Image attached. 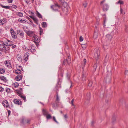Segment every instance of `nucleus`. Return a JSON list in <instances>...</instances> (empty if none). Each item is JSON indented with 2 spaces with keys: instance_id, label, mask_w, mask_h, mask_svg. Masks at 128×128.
Listing matches in <instances>:
<instances>
[{
  "instance_id": "17",
  "label": "nucleus",
  "mask_w": 128,
  "mask_h": 128,
  "mask_svg": "<svg viewBox=\"0 0 128 128\" xmlns=\"http://www.w3.org/2000/svg\"><path fill=\"white\" fill-rule=\"evenodd\" d=\"M20 97L23 99V100H24V102H26V97L23 94H20Z\"/></svg>"
},
{
  "instance_id": "36",
  "label": "nucleus",
  "mask_w": 128,
  "mask_h": 128,
  "mask_svg": "<svg viewBox=\"0 0 128 128\" xmlns=\"http://www.w3.org/2000/svg\"><path fill=\"white\" fill-rule=\"evenodd\" d=\"M97 67V64L96 63L94 64V66L93 67L95 69V70H96V69Z\"/></svg>"
},
{
  "instance_id": "52",
  "label": "nucleus",
  "mask_w": 128,
  "mask_h": 128,
  "mask_svg": "<svg viewBox=\"0 0 128 128\" xmlns=\"http://www.w3.org/2000/svg\"><path fill=\"white\" fill-rule=\"evenodd\" d=\"M6 19H5L4 20H2L1 21H3V23H4L3 24H4V22H6Z\"/></svg>"
},
{
  "instance_id": "35",
  "label": "nucleus",
  "mask_w": 128,
  "mask_h": 128,
  "mask_svg": "<svg viewBox=\"0 0 128 128\" xmlns=\"http://www.w3.org/2000/svg\"><path fill=\"white\" fill-rule=\"evenodd\" d=\"M1 6L3 8L6 9H8V6H4L2 5H1Z\"/></svg>"
},
{
  "instance_id": "61",
  "label": "nucleus",
  "mask_w": 128,
  "mask_h": 128,
  "mask_svg": "<svg viewBox=\"0 0 128 128\" xmlns=\"http://www.w3.org/2000/svg\"><path fill=\"white\" fill-rule=\"evenodd\" d=\"M59 2H63V0H59Z\"/></svg>"
},
{
  "instance_id": "56",
  "label": "nucleus",
  "mask_w": 128,
  "mask_h": 128,
  "mask_svg": "<svg viewBox=\"0 0 128 128\" xmlns=\"http://www.w3.org/2000/svg\"><path fill=\"white\" fill-rule=\"evenodd\" d=\"M29 12L30 14H34V13H33V12H32L30 11H29Z\"/></svg>"
},
{
  "instance_id": "10",
  "label": "nucleus",
  "mask_w": 128,
  "mask_h": 128,
  "mask_svg": "<svg viewBox=\"0 0 128 128\" xmlns=\"http://www.w3.org/2000/svg\"><path fill=\"white\" fill-rule=\"evenodd\" d=\"M110 81L111 78L110 77L107 76L104 79V81L106 83H109L110 82Z\"/></svg>"
},
{
  "instance_id": "49",
  "label": "nucleus",
  "mask_w": 128,
  "mask_h": 128,
  "mask_svg": "<svg viewBox=\"0 0 128 128\" xmlns=\"http://www.w3.org/2000/svg\"><path fill=\"white\" fill-rule=\"evenodd\" d=\"M125 74L126 75H128V70H126L125 72Z\"/></svg>"
},
{
  "instance_id": "32",
  "label": "nucleus",
  "mask_w": 128,
  "mask_h": 128,
  "mask_svg": "<svg viewBox=\"0 0 128 128\" xmlns=\"http://www.w3.org/2000/svg\"><path fill=\"white\" fill-rule=\"evenodd\" d=\"M92 81H90L88 84V86H89L91 87L92 86Z\"/></svg>"
},
{
  "instance_id": "2",
  "label": "nucleus",
  "mask_w": 128,
  "mask_h": 128,
  "mask_svg": "<svg viewBox=\"0 0 128 128\" xmlns=\"http://www.w3.org/2000/svg\"><path fill=\"white\" fill-rule=\"evenodd\" d=\"M105 0H103L100 2V5L102 6L103 10L104 11H106L108 8V6L106 4H104Z\"/></svg>"
},
{
  "instance_id": "63",
  "label": "nucleus",
  "mask_w": 128,
  "mask_h": 128,
  "mask_svg": "<svg viewBox=\"0 0 128 128\" xmlns=\"http://www.w3.org/2000/svg\"><path fill=\"white\" fill-rule=\"evenodd\" d=\"M68 8H66V10H66V12H68Z\"/></svg>"
},
{
  "instance_id": "41",
  "label": "nucleus",
  "mask_w": 128,
  "mask_h": 128,
  "mask_svg": "<svg viewBox=\"0 0 128 128\" xmlns=\"http://www.w3.org/2000/svg\"><path fill=\"white\" fill-rule=\"evenodd\" d=\"M22 31L19 30H17L16 31L17 33L19 34Z\"/></svg>"
},
{
  "instance_id": "39",
  "label": "nucleus",
  "mask_w": 128,
  "mask_h": 128,
  "mask_svg": "<svg viewBox=\"0 0 128 128\" xmlns=\"http://www.w3.org/2000/svg\"><path fill=\"white\" fill-rule=\"evenodd\" d=\"M18 96H20V94H23L22 93V92L20 91H18Z\"/></svg>"
},
{
  "instance_id": "24",
  "label": "nucleus",
  "mask_w": 128,
  "mask_h": 128,
  "mask_svg": "<svg viewBox=\"0 0 128 128\" xmlns=\"http://www.w3.org/2000/svg\"><path fill=\"white\" fill-rule=\"evenodd\" d=\"M36 51L34 47H32L30 49V51L32 52H33Z\"/></svg>"
},
{
  "instance_id": "8",
  "label": "nucleus",
  "mask_w": 128,
  "mask_h": 128,
  "mask_svg": "<svg viewBox=\"0 0 128 128\" xmlns=\"http://www.w3.org/2000/svg\"><path fill=\"white\" fill-rule=\"evenodd\" d=\"M2 104L6 108V109L8 110V102L7 100H4L2 102Z\"/></svg>"
},
{
  "instance_id": "45",
  "label": "nucleus",
  "mask_w": 128,
  "mask_h": 128,
  "mask_svg": "<svg viewBox=\"0 0 128 128\" xmlns=\"http://www.w3.org/2000/svg\"><path fill=\"white\" fill-rule=\"evenodd\" d=\"M8 64V61L7 60H6L5 62V64L7 66H8V64Z\"/></svg>"
},
{
  "instance_id": "47",
  "label": "nucleus",
  "mask_w": 128,
  "mask_h": 128,
  "mask_svg": "<svg viewBox=\"0 0 128 128\" xmlns=\"http://www.w3.org/2000/svg\"><path fill=\"white\" fill-rule=\"evenodd\" d=\"M4 23L3 21L0 20V25H2Z\"/></svg>"
},
{
  "instance_id": "30",
  "label": "nucleus",
  "mask_w": 128,
  "mask_h": 128,
  "mask_svg": "<svg viewBox=\"0 0 128 128\" xmlns=\"http://www.w3.org/2000/svg\"><path fill=\"white\" fill-rule=\"evenodd\" d=\"M39 28L40 32V35H41L42 33L43 32V30L42 29V28L40 27H39Z\"/></svg>"
},
{
  "instance_id": "5",
  "label": "nucleus",
  "mask_w": 128,
  "mask_h": 128,
  "mask_svg": "<svg viewBox=\"0 0 128 128\" xmlns=\"http://www.w3.org/2000/svg\"><path fill=\"white\" fill-rule=\"evenodd\" d=\"M37 37H36V36H34V42L36 44V46L38 45V43L40 42V40L39 39H38V37L36 36Z\"/></svg>"
},
{
  "instance_id": "11",
  "label": "nucleus",
  "mask_w": 128,
  "mask_h": 128,
  "mask_svg": "<svg viewBox=\"0 0 128 128\" xmlns=\"http://www.w3.org/2000/svg\"><path fill=\"white\" fill-rule=\"evenodd\" d=\"M29 55V53L26 52V53L24 55V60L26 61L28 59V56Z\"/></svg>"
},
{
  "instance_id": "51",
  "label": "nucleus",
  "mask_w": 128,
  "mask_h": 128,
  "mask_svg": "<svg viewBox=\"0 0 128 128\" xmlns=\"http://www.w3.org/2000/svg\"><path fill=\"white\" fill-rule=\"evenodd\" d=\"M3 90V88L1 86H0V92H2Z\"/></svg>"
},
{
  "instance_id": "53",
  "label": "nucleus",
  "mask_w": 128,
  "mask_h": 128,
  "mask_svg": "<svg viewBox=\"0 0 128 128\" xmlns=\"http://www.w3.org/2000/svg\"><path fill=\"white\" fill-rule=\"evenodd\" d=\"M64 118H67L68 117V116H67V114H66L64 115Z\"/></svg>"
},
{
  "instance_id": "4",
  "label": "nucleus",
  "mask_w": 128,
  "mask_h": 128,
  "mask_svg": "<svg viewBox=\"0 0 128 128\" xmlns=\"http://www.w3.org/2000/svg\"><path fill=\"white\" fill-rule=\"evenodd\" d=\"M2 44H0V50H6V48L7 47V46L3 44L2 43H1Z\"/></svg>"
},
{
  "instance_id": "46",
  "label": "nucleus",
  "mask_w": 128,
  "mask_h": 128,
  "mask_svg": "<svg viewBox=\"0 0 128 128\" xmlns=\"http://www.w3.org/2000/svg\"><path fill=\"white\" fill-rule=\"evenodd\" d=\"M86 44H82V45H83V46L84 45V46H82V47L86 48Z\"/></svg>"
},
{
  "instance_id": "6",
  "label": "nucleus",
  "mask_w": 128,
  "mask_h": 128,
  "mask_svg": "<svg viewBox=\"0 0 128 128\" xmlns=\"http://www.w3.org/2000/svg\"><path fill=\"white\" fill-rule=\"evenodd\" d=\"M51 8L53 9L54 10L56 11L58 10V9L57 8H59L60 7V6L58 5V4H55V5H53L52 6H51Z\"/></svg>"
},
{
  "instance_id": "62",
  "label": "nucleus",
  "mask_w": 128,
  "mask_h": 128,
  "mask_svg": "<svg viewBox=\"0 0 128 128\" xmlns=\"http://www.w3.org/2000/svg\"><path fill=\"white\" fill-rule=\"evenodd\" d=\"M67 76L68 77V78H69V77H70V76H68V74H67Z\"/></svg>"
},
{
  "instance_id": "28",
  "label": "nucleus",
  "mask_w": 128,
  "mask_h": 128,
  "mask_svg": "<svg viewBox=\"0 0 128 128\" xmlns=\"http://www.w3.org/2000/svg\"><path fill=\"white\" fill-rule=\"evenodd\" d=\"M14 86L15 88H17L19 86L18 83L17 82H16L14 84Z\"/></svg>"
},
{
  "instance_id": "12",
  "label": "nucleus",
  "mask_w": 128,
  "mask_h": 128,
  "mask_svg": "<svg viewBox=\"0 0 128 128\" xmlns=\"http://www.w3.org/2000/svg\"><path fill=\"white\" fill-rule=\"evenodd\" d=\"M22 78V76L21 75L17 76L16 77V79L17 81H19L21 80Z\"/></svg>"
},
{
  "instance_id": "60",
  "label": "nucleus",
  "mask_w": 128,
  "mask_h": 128,
  "mask_svg": "<svg viewBox=\"0 0 128 128\" xmlns=\"http://www.w3.org/2000/svg\"><path fill=\"white\" fill-rule=\"evenodd\" d=\"M95 34H94V38H96V37H97L96 36H95Z\"/></svg>"
},
{
  "instance_id": "38",
  "label": "nucleus",
  "mask_w": 128,
  "mask_h": 128,
  "mask_svg": "<svg viewBox=\"0 0 128 128\" xmlns=\"http://www.w3.org/2000/svg\"><path fill=\"white\" fill-rule=\"evenodd\" d=\"M84 63V66L86 64V59H84L83 61V63Z\"/></svg>"
},
{
  "instance_id": "3",
  "label": "nucleus",
  "mask_w": 128,
  "mask_h": 128,
  "mask_svg": "<svg viewBox=\"0 0 128 128\" xmlns=\"http://www.w3.org/2000/svg\"><path fill=\"white\" fill-rule=\"evenodd\" d=\"M10 32L13 38L15 39L17 38L16 34L12 28H11L10 29Z\"/></svg>"
},
{
  "instance_id": "44",
  "label": "nucleus",
  "mask_w": 128,
  "mask_h": 128,
  "mask_svg": "<svg viewBox=\"0 0 128 128\" xmlns=\"http://www.w3.org/2000/svg\"><path fill=\"white\" fill-rule=\"evenodd\" d=\"M11 7H12L14 8V9H16L17 8V7L16 6L14 5H12Z\"/></svg>"
},
{
  "instance_id": "34",
  "label": "nucleus",
  "mask_w": 128,
  "mask_h": 128,
  "mask_svg": "<svg viewBox=\"0 0 128 128\" xmlns=\"http://www.w3.org/2000/svg\"><path fill=\"white\" fill-rule=\"evenodd\" d=\"M46 117L47 119H49L51 118V115L50 114H48L46 115Z\"/></svg>"
},
{
  "instance_id": "25",
  "label": "nucleus",
  "mask_w": 128,
  "mask_h": 128,
  "mask_svg": "<svg viewBox=\"0 0 128 128\" xmlns=\"http://www.w3.org/2000/svg\"><path fill=\"white\" fill-rule=\"evenodd\" d=\"M32 19L34 21L35 23L37 24L38 20L37 19L36 17H34V18H32Z\"/></svg>"
},
{
  "instance_id": "23",
  "label": "nucleus",
  "mask_w": 128,
  "mask_h": 128,
  "mask_svg": "<svg viewBox=\"0 0 128 128\" xmlns=\"http://www.w3.org/2000/svg\"><path fill=\"white\" fill-rule=\"evenodd\" d=\"M37 15L39 18H42V16L41 15L38 11H37Z\"/></svg>"
},
{
  "instance_id": "16",
  "label": "nucleus",
  "mask_w": 128,
  "mask_h": 128,
  "mask_svg": "<svg viewBox=\"0 0 128 128\" xmlns=\"http://www.w3.org/2000/svg\"><path fill=\"white\" fill-rule=\"evenodd\" d=\"M9 42L10 43V44H8V46H11L12 45V48H15L16 47V45H13V43L11 41H10V40H8V43Z\"/></svg>"
},
{
  "instance_id": "40",
  "label": "nucleus",
  "mask_w": 128,
  "mask_h": 128,
  "mask_svg": "<svg viewBox=\"0 0 128 128\" xmlns=\"http://www.w3.org/2000/svg\"><path fill=\"white\" fill-rule=\"evenodd\" d=\"M83 38L82 36H80V42H82L83 41Z\"/></svg>"
},
{
  "instance_id": "42",
  "label": "nucleus",
  "mask_w": 128,
  "mask_h": 128,
  "mask_svg": "<svg viewBox=\"0 0 128 128\" xmlns=\"http://www.w3.org/2000/svg\"><path fill=\"white\" fill-rule=\"evenodd\" d=\"M18 67L19 68H18L17 70H20L21 71V70H22V68L21 66H19Z\"/></svg>"
},
{
  "instance_id": "13",
  "label": "nucleus",
  "mask_w": 128,
  "mask_h": 128,
  "mask_svg": "<svg viewBox=\"0 0 128 128\" xmlns=\"http://www.w3.org/2000/svg\"><path fill=\"white\" fill-rule=\"evenodd\" d=\"M70 60L71 59L68 56V58L66 60H64V62H66V61L67 64H69L70 63Z\"/></svg>"
},
{
  "instance_id": "7",
  "label": "nucleus",
  "mask_w": 128,
  "mask_h": 128,
  "mask_svg": "<svg viewBox=\"0 0 128 128\" xmlns=\"http://www.w3.org/2000/svg\"><path fill=\"white\" fill-rule=\"evenodd\" d=\"M14 103L18 105H20L22 104V102L21 100H19L15 99L14 100Z\"/></svg>"
},
{
  "instance_id": "19",
  "label": "nucleus",
  "mask_w": 128,
  "mask_h": 128,
  "mask_svg": "<svg viewBox=\"0 0 128 128\" xmlns=\"http://www.w3.org/2000/svg\"><path fill=\"white\" fill-rule=\"evenodd\" d=\"M42 26L43 28H46L47 26L46 23V22H43L42 23Z\"/></svg>"
},
{
  "instance_id": "50",
  "label": "nucleus",
  "mask_w": 128,
  "mask_h": 128,
  "mask_svg": "<svg viewBox=\"0 0 128 128\" xmlns=\"http://www.w3.org/2000/svg\"><path fill=\"white\" fill-rule=\"evenodd\" d=\"M104 18V27L105 26V22L106 21V18Z\"/></svg>"
},
{
  "instance_id": "29",
  "label": "nucleus",
  "mask_w": 128,
  "mask_h": 128,
  "mask_svg": "<svg viewBox=\"0 0 128 128\" xmlns=\"http://www.w3.org/2000/svg\"><path fill=\"white\" fill-rule=\"evenodd\" d=\"M88 4V3L86 2H85L83 3V6H84V8L86 7Z\"/></svg>"
},
{
  "instance_id": "21",
  "label": "nucleus",
  "mask_w": 128,
  "mask_h": 128,
  "mask_svg": "<svg viewBox=\"0 0 128 128\" xmlns=\"http://www.w3.org/2000/svg\"><path fill=\"white\" fill-rule=\"evenodd\" d=\"M14 72L16 74H21V71L20 70H15Z\"/></svg>"
},
{
  "instance_id": "55",
  "label": "nucleus",
  "mask_w": 128,
  "mask_h": 128,
  "mask_svg": "<svg viewBox=\"0 0 128 128\" xmlns=\"http://www.w3.org/2000/svg\"><path fill=\"white\" fill-rule=\"evenodd\" d=\"M29 16L31 18H32H32H34V16Z\"/></svg>"
},
{
  "instance_id": "57",
  "label": "nucleus",
  "mask_w": 128,
  "mask_h": 128,
  "mask_svg": "<svg viewBox=\"0 0 128 128\" xmlns=\"http://www.w3.org/2000/svg\"><path fill=\"white\" fill-rule=\"evenodd\" d=\"M10 110H8V116L10 114Z\"/></svg>"
},
{
  "instance_id": "59",
  "label": "nucleus",
  "mask_w": 128,
  "mask_h": 128,
  "mask_svg": "<svg viewBox=\"0 0 128 128\" xmlns=\"http://www.w3.org/2000/svg\"><path fill=\"white\" fill-rule=\"evenodd\" d=\"M8 66H11V64L10 63V62H9L8 61Z\"/></svg>"
},
{
  "instance_id": "54",
  "label": "nucleus",
  "mask_w": 128,
  "mask_h": 128,
  "mask_svg": "<svg viewBox=\"0 0 128 128\" xmlns=\"http://www.w3.org/2000/svg\"><path fill=\"white\" fill-rule=\"evenodd\" d=\"M13 0H8V3H12V1Z\"/></svg>"
},
{
  "instance_id": "1",
  "label": "nucleus",
  "mask_w": 128,
  "mask_h": 128,
  "mask_svg": "<svg viewBox=\"0 0 128 128\" xmlns=\"http://www.w3.org/2000/svg\"><path fill=\"white\" fill-rule=\"evenodd\" d=\"M100 54L99 50L98 48H95L94 50V57L97 60Z\"/></svg>"
},
{
  "instance_id": "64",
  "label": "nucleus",
  "mask_w": 128,
  "mask_h": 128,
  "mask_svg": "<svg viewBox=\"0 0 128 128\" xmlns=\"http://www.w3.org/2000/svg\"><path fill=\"white\" fill-rule=\"evenodd\" d=\"M60 112L61 114H62V111H60Z\"/></svg>"
},
{
  "instance_id": "26",
  "label": "nucleus",
  "mask_w": 128,
  "mask_h": 128,
  "mask_svg": "<svg viewBox=\"0 0 128 128\" xmlns=\"http://www.w3.org/2000/svg\"><path fill=\"white\" fill-rule=\"evenodd\" d=\"M21 38H23L24 37V33L22 31L19 34Z\"/></svg>"
},
{
  "instance_id": "9",
  "label": "nucleus",
  "mask_w": 128,
  "mask_h": 128,
  "mask_svg": "<svg viewBox=\"0 0 128 128\" xmlns=\"http://www.w3.org/2000/svg\"><path fill=\"white\" fill-rule=\"evenodd\" d=\"M112 38V36L110 34H107L106 36V40L110 41Z\"/></svg>"
},
{
  "instance_id": "48",
  "label": "nucleus",
  "mask_w": 128,
  "mask_h": 128,
  "mask_svg": "<svg viewBox=\"0 0 128 128\" xmlns=\"http://www.w3.org/2000/svg\"><path fill=\"white\" fill-rule=\"evenodd\" d=\"M74 101V99H72L71 101V104L73 106L74 105V104H73V102Z\"/></svg>"
},
{
  "instance_id": "22",
  "label": "nucleus",
  "mask_w": 128,
  "mask_h": 128,
  "mask_svg": "<svg viewBox=\"0 0 128 128\" xmlns=\"http://www.w3.org/2000/svg\"><path fill=\"white\" fill-rule=\"evenodd\" d=\"M0 79L1 80H3L4 82H6V78L4 76H1L0 77Z\"/></svg>"
},
{
  "instance_id": "58",
  "label": "nucleus",
  "mask_w": 128,
  "mask_h": 128,
  "mask_svg": "<svg viewBox=\"0 0 128 128\" xmlns=\"http://www.w3.org/2000/svg\"><path fill=\"white\" fill-rule=\"evenodd\" d=\"M8 88H6V92L8 93Z\"/></svg>"
},
{
  "instance_id": "20",
  "label": "nucleus",
  "mask_w": 128,
  "mask_h": 128,
  "mask_svg": "<svg viewBox=\"0 0 128 128\" xmlns=\"http://www.w3.org/2000/svg\"><path fill=\"white\" fill-rule=\"evenodd\" d=\"M87 98L86 99L88 101L90 100V93H88L86 95Z\"/></svg>"
},
{
  "instance_id": "14",
  "label": "nucleus",
  "mask_w": 128,
  "mask_h": 128,
  "mask_svg": "<svg viewBox=\"0 0 128 128\" xmlns=\"http://www.w3.org/2000/svg\"><path fill=\"white\" fill-rule=\"evenodd\" d=\"M58 90L57 89V90H56V102L57 103H58L60 100L58 96Z\"/></svg>"
},
{
  "instance_id": "31",
  "label": "nucleus",
  "mask_w": 128,
  "mask_h": 128,
  "mask_svg": "<svg viewBox=\"0 0 128 128\" xmlns=\"http://www.w3.org/2000/svg\"><path fill=\"white\" fill-rule=\"evenodd\" d=\"M118 4H124V2L122 0H119L118 1Z\"/></svg>"
},
{
  "instance_id": "33",
  "label": "nucleus",
  "mask_w": 128,
  "mask_h": 128,
  "mask_svg": "<svg viewBox=\"0 0 128 128\" xmlns=\"http://www.w3.org/2000/svg\"><path fill=\"white\" fill-rule=\"evenodd\" d=\"M18 15L20 17L22 16L23 15L22 13L20 12H18Z\"/></svg>"
},
{
  "instance_id": "43",
  "label": "nucleus",
  "mask_w": 128,
  "mask_h": 128,
  "mask_svg": "<svg viewBox=\"0 0 128 128\" xmlns=\"http://www.w3.org/2000/svg\"><path fill=\"white\" fill-rule=\"evenodd\" d=\"M120 13L122 14H123L124 12L123 10L121 8H120Z\"/></svg>"
},
{
  "instance_id": "15",
  "label": "nucleus",
  "mask_w": 128,
  "mask_h": 128,
  "mask_svg": "<svg viewBox=\"0 0 128 128\" xmlns=\"http://www.w3.org/2000/svg\"><path fill=\"white\" fill-rule=\"evenodd\" d=\"M26 33L28 36H30L34 34V32L32 31H28Z\"/></svg>"
},
{
  "instance_id": "37",
  "label": "nucleus",
  "mask_w": 128,
  "mask_h": 128,
  "mask_svg": "<svg viewBox=\"0 0 128 128\" xmlns=\"http://www.w3.org/2000/svg\"><path fill=\"white\" fill-rule=\"evenodd\" d=\"M53 120L56 122L57 124H58V122H57V120H56V118L55 117V116H53Z\"/></svg>"
},
{
  "instance_id": "27",
  "label": "nucleus",
  "mask_w": 128,
  "mask_h": 128,
  "mask_svg": "<svg viewBox=\"0 0 128 128\" xmlns=\"http://www.w3.org/2000/svg\"><path fill=\"white\" fill-rule=\"evenodd\" d=\"M4 72L5 70L4 69H3V68H1L0 69V74H3L4 73Z\"/></svg>"
},
{
  "instance_id": "18",
  "label": "nucleus",
  "mask_w": 128,
  "mask_h": 128,
  "mask_svg": "<svg viewBox=\"0 0 128 128\" xmlns=\"http://www.w3.org/2000/svg\"><path fill=\"white\" fill-rule=\"evenodd\" d=\"M42 113L44 115H46L48 114V112L46 111V110L44 109H43L42 110Z\"/></svg>"
}]
</instances>
